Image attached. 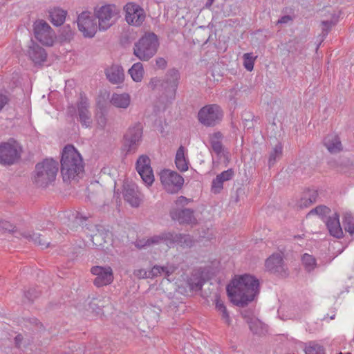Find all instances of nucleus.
I'll list each match as a JSON object with an SVG mask.
<instances>
[{"label":"nucleus","mask_w":354,"mask_h":354,"mask_svg":"<svg viewBox=\"0 0 354 354\" xmlns=\"http://www.w3.org/2000/svg\"><path fill=\"white\" fill-rule=\"evenodd\" d=\"M241 315L243 318L246 320V322L248 323L250 321L254 320L253 315L254 311L252 308L245 309L241 311Z\"/></svg>","instance_id":"obj_46"},{"label":"nucleus","mask_w":354,"mask_h":354,"mask_svg":"<svg viewBox=\"0 0 354 354\" xmlns=\"http://www.w3.org/2000/svg\"><path fill=\"white\" fill-rule=\"evenodd\" d=\"M20 144L13 138L0 142V165L10 166L17 163L21 157Z\"/></svg>","instance_id":"obj_6"},{"label":"nucleus","mask_w":354,"mask_h":354,"mask_svg":"<svg viewBox=\"0 0 354 354\" xmlns=\"http://www.w3.org/2000/svg\"><path fill=\"white\" fill-rule=\"evenodd\" d=\"M290 20H292V17L290 15H283L278 19L277 24H286Z\"/></svg>","instance_id":"obj_62"},{"label":"nucleus","mask_w":354,"mask_h":354,"mask_svg":"<svg viewBox=\"0 0 354 354\" xmlns=\"http://www.w3.org/2000/svg\"><path fill=\"white\" fill-rule=\"evenodd\" d=\"M185 149L183 146H180L178 149L175 157V164L177 167V169L181 171L184 172L188 170V165L189 161L185 158Z\"/></svg>","instance_id":"obj_28"},{"label":"nucleus","mask_w":354,"mask_h":354,"mask_svg":"<svg viewBox=\"0 0 354 354\" xmlns=\"http://www.w3.org/2000/svg\"><path fill=\"white\" fill-rule=\"evenodd\" d=\"M160 180L167 192L176 194L183 187V177L175 171L164 169L160 174Z\"/></svg>","instance_id":"obj_10"},{"label":"nucleus","mask_w":354,"mask_h":354,"mask_svg":"<svg viewBox=\"0 0 354 354\" xmlns=\"http://www.w3.org/2000/svg\"><path fill=\"white\" fill-rule=\"evenodd\" d=\"M131 98L128 93L118 94L114 93L111 98V103L117 108L127 109L130 104Z\"/></svg>","instance_id":"obj_29"},{"label":"nucleus","mask_w":354,"mask_h":354,"mask_svg":"<svg viewBox=\"0 0 354 354\" xmlns=\"http://www.w3.org/2000/svg\"><path fill=\"white\" fill-rule=\"evenodd\" d=\"M122 195L124 200L133 207H138L140 205V193L135 183L124 182L122 186Z\"/></svg>","instance_id":"obj_18"},{"label":"nucleus","mask_w":354,"mask_h":354,"mask_svg":"<svg viewBox=\"0 0 354 354\" xmlns=\"http://www.w3.org/2000/svg\"><path fill=\"white\" fill-rule=\"evenodd\" d=\"M301 261L307 272H311L316 266V259L310 254H304L302 256Z\"/></svg>","instance_id":"obj_34"},{"label":"nucleus","mask_w":354,"mask_h":354,"mask_svg":"<svg viewBox=\"0 0 354 354\" xmlns=\"http://www.w3.org/2000/svg\"><path fill=\"white\" fill-rule=\"evenodd\" d=\"M325 223L330 236L337 239L344 237V232L339 222V214L337 212H335L331 216H328Z\"/></svg>","instance_id":"obj_21"},{"label":"nucleus","mask_w":354,"mask_h":354,"mask_svg":"<svg viewBox=\"0 0 354 354\" xmlns=\"http://www.w3.org/2000/svg\"><path fill=\"white\" fill-rule=\"evenodd\" d=\"M265 266L269 272L277 276L286 277L288 275L283 257L280 253H274L269 257L265 262Z\"/></svg>","instance_id":"obj_16"},{"label":"nucleus","mask_w":354,"mask_h":354,"mask_svg":"<svg viewBox=\"0 0 354 354\" xmlns=\"http://www.w3.org/2000/svg\"><path fill=\"white\" fill-rule=\"evenodd\" d=\"M205 281L204 272L200 268L192 273L187 282L191 290L198 292L202 290Z\"/></svg>","instance_id":"obj_23"},{"label":"nucleus","mask_w":354,"mask_h":354,"mask_svg":"<svg viewBox=\"0 0 354 354\" xmlns=\"http://www.w3.org/2000/svg\"><path fill=\"white\" fill-rule=\"evenodd\" d=\"M210 146L212 151L218 156H220L223 151V145L222 141H212L210 142Z\"/></svg>","instance_id":"obj_41"},{"label":"nucleus","mask_w":354,"mask_h":354,"mask_svg":"<svg viewBox=\"0 0 354 354\" xmlns=\"http://www.w3.org/2000/svg\"><path fill=\"white\" fill-rule=\"evenodd\" d=\"M162 82V80L160 77H154L151 78L149 82L148 83V87L151 90H156L158 86H160V84Z\"/></svg>","instance_id":"obj_50"},{"label":"nucleus","mask_w":354,"mask_h":354,"mask_svg":"<svg viewBox=\"0 0 354 354\" xmlns=\"http://www.w3.org/2000/svg\"><path fill=\"white\" fill-rule=\"evenodd\" d=\"M180 78V75L178 70L173 68L167 71L162 80L160 91L162 92V95L169 102H171L176 98Z\"/></svg>","instance_id":"obj_8"},{"label":"nucleus","mask_w":354,"mask_h":354,"mask_svg":"<svg viewBox=\"0 0 354 354\" xmlns=\"http://www.w3.org/2000/svg\"><path fill=\"white\" fill-rule=\"evenodd\" d=\"M23 339H24V337H23L22 335H21V334L17 335L15 337V339H14L15 344L17 348H20Z\"/></svg>","instance_id":"obj_61"},{"label":"nucleus","mask_w":354,"mask_h":354,"mask_svg":"<svg viewBox=\"0 0 354 354\" xmlns=\"http://www.w3.org/2000/svg\"><path fill=\"white\" fill-rule=\"evenodd\" d=\"M94 16L98 19L100 31H106L115 24L120 16V9L114 4L97 6L94 9Z\"/></svg>","instance_id":"obj_5"},{"label":"nucleus","mask_w":354,"mask_h":354,"mask_svg":"<svg viewBox=\"0 0 354 354\" xmlns=\"http://www.w3.org/2000/svg\"><path fill=\"white\" fill-rule=\"evenodd\" d=\"M91 272L96 275L93 283L97 287L109 285L113 281V274L111 267L93 266Z\"/></svg>","instance_id":"obj_17"},{"label":"nucleus","mask_w":354,"mask_h":354,"mask_svg":"<svg viewBox=\"0 0 354 354\" xmlns=\"http://www.w3.org/2000/svg\"><path fill=\"white\" fill-rule=\"evenodd\" d=\"M131 42V41L130 39V37L128 35L125 34L122 36L120 43L122 46H125L126 45L129 44Z\"/></svg>","instance_id":"obj_59"},{"label":"nucleus","mask_w":354,"mask_h":354,"mask_svg":"<svg viewBox=\"0 0 354 354\" xmlns=\"http://www.w3.org/2000/svg\"><path fill=\"white\" fill-rule=\"evenodd\" d=\"M191 201H192V199L187 198L183 196H180L178 197V198L176 199V204L177 205H180V206L183 207V206L187 205Z\"/></svg>","instance_id":"obj_55"},{"label":"nucleus","mask_w":354,"mask_h":354,"mask_svg":"<svg viewBox=\"0 0 354 354\" xmlns=\"http://www.w3.org/2000/svg\"><path fill=\"white\" fill-rule=\"evenodd\" d=\"M35 39L41 44L52 46L54 43L55 32L44 20H37L33 24Z\"/></svg>","instance_id":"obj_12"},{"label":"nucleus","mask_w":354,"mask_h":354,"mask_svg":"<svg viewBox=\"0 0 354 354\" xmlns=\"http://www.w3.org/2000/svg\"><path fill=\"white\" fill-rule=\"evenodd\" d=\"M223 111L220 106L216 104L205 105L198 112V122L207 127H213L218 124L223 120Z\"/></svg>","instance_id":"obj_9"},{"label":"nucleus","mask_w":354,"mask_h":354,"mask_svg":"<svg viewBox=\"0 0 354 354\" xmlns=\"http://www.w3.org/2000/svg\"><path fill=\"white\" fill-rule=\"evenodd\" d=\"M76 113H77V109H76L75 106H74L73 105L68 106L67 114L68 116L73 118L76 115Z\"/></svg>","instance_id":"obj_60"},{"label":"nucleus","mask_w":354,"mask_h":354,"mask_svg":"<svg viewBox=\"0 0 354 354\" xmlns=\"http://www.w3.org/2000/svg\"><path fill=\"white\" fill-rule=\"evenodd\" d=\"M77 24L84 37L93 38L99 30L94 14L92 15L88 11H84L78 15Z\"/></svg>","instance_id":"obj_11"},{"label":"nucleus","mask_w":354,"mask_h":354,"mask_svg":"<svg viewBox=\"0 0 354 354\" xmlns=\"http://www.w3.org/2000/svg\"><path fill=\"white\" fill-rule=\"evenodd\" d=\"M215 306L216 310L221 313L222 319H223L228 326L230 325L231 319L229 313L223 301L220 299L218 296H216L215 299Z\"/></svg>","instance_id":"obj_32"},{"label":"nucleus","mask_w":354,"mask_h":354,"mask_svg":"<svg viewBox=\"0 0 354 354\" xmlns=\"http://www.w3.org/2000/svg\"><path fill=\"white\" fill-rule=\"evenodd\" d=\"M21 235L28 241H32L35 244L40 246L42 249L47 248L50 245V241L46 239V234L36 233L33 232H24Z\"/></svg>","instance_id":"obj_24"},{"label":"nucleus","mask_w":354,"mask_h":354,"mask_svg":"<svg viewBox=\"0 0 354 354\" xmlns=\"http://www.w3.org/2000/svg\"><path fill=\"white\" fill-rule=\"evenodd\" d=\"M171 220L178 221L180 225H195L198 221L194 216V210L190 208L174 207L169 211Z\"/></svg>","instance_id":"obj_14"},{"label":"nucleus","mask_w":354,"mask_h":354,"mask_svg":"<svg viewBox=\"0 0 354 354\" xmlns=\"http://www.w3.org/2000/svg\"><path fill=\"white\" fill-rule=\"evenodd\" d=\"M24 295L28 302L32 303L35 299L40 296L41 290L36 288H30L24 291Z\"/></svg>","instance_id":"obj_38"},{"label":"nucleus","mask_w":354,"mask_h":354,"mask_svg":"<svg viewBox=\"0 0 354 354\" xmlns=\"http://www.w3.org/2000/svg\"><path fill=\"white\" fill-rule=\"evenodd\" d=\"M167 270H166V277L170 276L171 274H173L177 268L174 266H167Z\"/></svg>","instance_id":"obj_63"},{"label":"nucleus","mask_w":354,"mask_h":354,"mask_svg":"<svg viewBox=\"0 0 354 354\" xmlns=\"http://www.w3.org/2000/svg\"><path fill=\"white\" fill-rule=\"evenodd\" d=\"M343 226L346 232L351 235L354 234V217L351 213H346L342 221Z\"/></svg>","instance_id":"obj_33"},{"label":"nucleus","mask_w":354,"mask_h":354,"mask_svg":"<svg viewBox=\"0 0 354 354\" xmlns=\"http://www.w3.org/2000/svg\"><path fill=\"white\" fill-rule=\"evenodd\" d=\"M97 299H93L88 304L89 309L92 310L96 315L102 313V308L96 303Z\"/></svg>","instance_id":"obj_48"},{"label":"nucleus","mask_w":354,"mask_h":354,"mask_svg":"<svg viewBox=\"0 0 354 354\" xmlns=\"http://www.w3.org/2000/svg\"><path fill=\"white\" fill-rule=\"evenodd\" d=\"M10 101V99L8 95L0 93V111H1L3 110L4 106L6 104H8Z\"/></svg>","instance_id":"obj_54"},{"label":"nucleus","mask_w":354,"mask_h":354,"mask_svg":"<svg viewBox=\"0 0 354 354\" xmlns=\"http://www.w3.org/2000/svg\"><path fill=\"white\" fill-rule=\"evenodd\" d=\"M308 198L310 203H314L316 202L317 198L318 196V193L316 190H308L307 192L304 194Z\"/></svg>","instance_id":"obj_53"},{"label":"nucleus","mask_w":354,"mask_h":354,"mask_svg":"<svg viewBox=\"0 0 354 354\" xmlns=\"http://www.w3.org/2000/svg\"><path fill=\"white\" fill-rule=\"evenodd\" d=\"M250 330L253 334H259L261 331V328L259 327L261 322L259 320L254 319L250 321L248 323Z\"/></svg>","instance_id":"obj_44"},{"label":"nucleus","mask_w":354,"mask_h":354,"mask_svg":"<svg viewBox=\"0 0 354 354\" xmlns=\"http://www.w3.org/2000/svg\"><path fill=\"white\" fill-rule=\"evenodd\" d=\"M133 274L138 279L150 278L149 272H148L145 269L135 270Z\"/></svg>","instance_id":"obj_51"},{"label":"nucleus","mask_w":354,"mask_h":354,"mask_svg":"<svg viewBox=\"0 0 354 354\" xmlns=\"http://www.w3.org/2000/svg\"><path fill=\"white\" fill-rule=\"evenodd\" d=\"M125 19L127 22L133 26H139L145 19V13L144 10L135 3H128L124 7Z\"/></svg>","instance_id":"obj_15"},{"label":"nucleus","mask_w":354,"mask_h":354,"mask_svg":"<svg viewBox=\"0 0 354 354\" xmlns=\"http://www.w3.org/2000/svg\"><path fill=\"white\" fill-rule=\"evenodd\" d=\"M160 243H162L161 233L158 235H155L148 239L145 245H150L152 244H158Z\"/></svg>","instance_id":"obj_52"},{"label":"nucleus","mask_w":354,"mask_h":354,"mask_svg":"<svg viewBox=\"0 0 354 354\" xmlns=\"http://www.w3.org/2000/svg\"><path fill=\"white\" fill-rule=\"evenodd\" d=\"M30 323L35 326H39L40 327L43 326V324L39 322V320L35 317L30 318Z\"/></svg>","instance_id":"obj_64"},{"label":"nucleus","mask_w":354,"mask_h":354,"mask_svg":"<svg viewBox=\"0 0 354 354\" xmlns=\"http://www.w3.org/2000/svg\"><path fill=\"white\" fill-rule=\"evenodd\" d=\"M136 169L143 182L147 186H151L154 181V176L149 156L147 155L140 156L136 162Z\"/></svg>","instance_id":"obj_13"},{"label":"nucleus","mask_w":354,"mask_h":354,"mask_svg":"<svg viewBox=\"0 0 354 354\" xmlns=\"http://www.w3.org/2000/svg\"><path fill=\"white\" fill-rule=\"evenodd\" d=\"M156 64L154 68L156 70H164L167 68V62L163 57H157L156 59Z\"/></svg>","instance_id":"obj_47"},{"label":"nucleus","mask_w":354,"mask_h":354,"mask_svg":"<svg viewBox=\"0 0 354 354\" xmlns=\"http://www.w3.org/2000/svg\"><path fill=\"white\" fill-rule=\"evenodd\" d=\"M337 19L335 20H326L322 21V40L325 38L328 32L330 31L331 28L336 24Z\"/></svg>","instance_id":"obj_40"},{"label":"nucleus","mask_w":354,"mask_h":354,"mask_svg":"<svg viewBox=\"0 0 354 354\" xmlns=\"http://www.w3.org/2000/svg\"><path fill=\"white\" fill-rule=\"evenodd\" d=\"M317 215L322 217V219L324 218V216H326V215L329 214L331 212L330 209L323 205H320L317 206Z\"/></svg>","instance_id":"obj_49"},{"label":"nucleus","mask_w":354,"mask_h":354,"mask_svg":"<svg viewBox=\"0 0 354 354\" xmlns=\"http://www.w3.org/2000/svg\"><path fill=\"white\" fill-rule=\"evenodd\" d=\"M312 204L313 203H309L308 198H307V196L304 195L303 197H301L300 200L299 205L301 207H307Z\"/></svg>","instance_id":"obj_58"},{"label":"nucleus","mask_w":354,"mask_h":354,"mask_svg":"<svg viewBox=\"0 0 354 354\" xmlns=\"http://www.w3.org/2000/svg\"><path fill=\"white\" fill-rule=\"evenodd\" d=\"M159 45L157 35L153 32H147L135 42L133 54L140 61H149L156 54Z\"/></svg>","instance_id":"obj_3"},{"label":"nucleus","mask_w":354,"mask_h":354,"mask_svg":"<svg viewBox=\"0 0 354 354\" xmlns=\"http://www.w3.org/2000/svg\"><path fill=\"white\" fill-rule=\"evenodd\" d=\"M283 155V145L281 142H278L275 147L270 152L268 158V167H272Z\"/></svg>","instance_id":"obj_31"},{"label":"nucleus","mask_w":354,"mask_h":354,"mask_svg":"<svg viewBox=\"0 0 354 354\" xmlns=\"http://www.w3.org/2000/svg\"><path fill=\"white\" fill-rule=\"evenodd\" d=\"M234 176V171L230 168L218 174L212 183V190L214 194H218L223 188V183L228 181Z\"/></svg>","instance_id":"obj_22"},{"label":"nucleus","mask_w":354,"mask_h":354,"mask_svg":"<svg viewBox=\"0 0 354 354\" xmlns=\"http://www.w3.org/2000/svg\"><path fill=\"white\" fill-rule=\"evenodd\" d=\"M107 79L113 84H119L124 79V70L121 66L112 65L105 71Z\"/></svg>","instance_id":"obj_26"},{"label":"nucleus","mask_w":354,"mask_h":354,"mask_svg":"<svg viewBox=\"0 0 354 354\" xmlns=\"http://www.w3.org/2000/svg\"><path fill=\"white\" fill-rule=\"evenodd\" d=\"M77 120L83 127H91L92 124L91 113L88 110V100L81 94L80 100L77 102Z\"/></svg>","instance_id":"obj_19"},{"label":"nucleus","mask_w":354,"mask_h":354,"mask_svg":"<svg viewBox=\"0 0 354 354\" xmlns=\"http://www.w3.org/2000/svg\"><path fill=\"white\" fill-rule=\"evenodd\" d=\"M0 227L4 231H7L8 232H12L13 234L17 232L16 226L6 221L0 220Z\"/></svg>","instance_id":"obj_42"},{"label":"nucleus","mask_w":354,"mask_h":354,"mask_svg":"<svg viewBox=\"0 0 354 354\" xmlns=\"http://www.w3.org/2000/svg\"><path fill=\"white\" fill-rule=\"evenodd\" d=\"M230 301L241 308L246 307L260 292L259 279L250 274L236 276L226 286Z\"/></svg>","instance_id":"obj_1"},{"label":"nucleus","mask_w":354,"mask_h":354,"mask_svg":"<svg viewBox=\"0 0 354 354\" xmlns=\"http://www.w3.org/2000/svg\"><path fill=\"white\" fill-rule=\"evenodd\" d=\"M256 58L257 57H253L252 53H245L243 55V66L248 71H252L253 70Z\"/></svg>","instance_id":"obj_39"},{"label":"nucleus","mask_w":354,"mask_h":354,"mask_svg":"<svg viewBox=\"0 0 354 354\" xmlns=\"http://www.w3.org/2000/svg\"><path fill=\"white\" fill-rule=\"evenodd\" d=\"M74 36V31L70 25L64 26L60 30L59 39L61 41H70L73 39Z\"/></svg>","instance_id":"obj_36"},{"label":"nucleus","mask_w":354,"mask_h":354,"mask_svg":"<svg viewBox=\"0 0 354 354\" xmlns=\"http://www.w3.org/2000/svg\"><path fill=\"white\" fill-rule=\"evenodd\" d=\"M323 144L331 153L339 152L342 150V143L336 134H328L323 140Z\"/></svg>","instance_id":"obj_25"},{"label":"nucleus","mask_w":354,"mask_h":354,"mask_svg":"<svg viewBox=\"0 0 354 354\" xmlns=\"http://www.w3.org/2000/svg\"><path fill=\"white\" fill-rule=\"evenodd\" d=\"M305 353L306 354H326L324 346L315 342L310 343L309 346L306 348Z\"/></svg>","instance_id":"obj_37"},{"label":"nucleus","mask_w":354,"mask_h":354,"mask_svg":"<svg viewBox=\"0 0 354 354\" xmlns=\"http://www.w3.org/2000/svg\"><path fill=\"white\" fill-rule=\"evenodd\" d=\"M142 125L140 122L136 123L127 130L123 136L122 145V149L126 152V155L136 152L142 141Z\"/></svg>","instance_id":"obj_7"},{"label":"nucleus","mask_w":354,"mask_h":354,"mask_svg":"<svg viewBox=\"0 0 354 354\" xmlns=\"http://www.w3.org/2000/svg\"><path fill=\"white\" fill-rule=\"evenodd\" d=\"M96 121L97 125L102 129H104L106 124V118L103 112L100 111L96 114Z\"/></svg>","instance_id":"obj_45"},{"label":"nucleus","mask_w":354,"mask_h":354,"mask_svg":"<svg viewBox=\"0 0 354 354\" xmlns=\"http://www.w3.org/2000/svg\"><path fill=\"white\" fill-rule=\"evenodd\" d=\"M223 135L221 131H216L209 135V142L214 141H222Z\"/></svg>","instance_id":"obj_56"},{"label":"nucleus","mask_w":354,"mask_h":354,"mask_svg":"<svg viewBox=\"0 0 354 354\" xmlns=\"http://www.w3.org/2000/svg\"><path fill=\"white\" fill-rule=\"evenodd\" d=\"M60 164L61 174L64 182L70 181L84 172L82 157L73 145L68 144L64 147Z\"/></svg>","instance_id":"obj_2"},{"label":"nucleus","mask_w":354,"mask_h":354,"mask_svg":"<svg viewBox=\"0 0 354 354\" xmlns=\"http://www.w3.org/2000/svg\"><path fill=\"white\" fill-rule=\"evenodd\" d=\"M178 234L175 232H164L161 233L162 243L167 245L177 243L178 242Z\"/></svg>","instance_id":"obj_35"},{"label":"nucleus","mask_w":354,"mask_h":354,"mask_svg":"<svg viewBox=\"0 0 354 354\" xmlns=\"http://www.w3.org/2000/svg\"><path fill=\"white\" fill-rule=\"evenodd\" d=\"M67 12L59 8H54L49 10V19L55 26H60L66 19Z\"/></svg>","instance_id":"obj_27"},{"label":"nucleus","mask_w":354,"mask_h":354,"mask_svg":"<svg viewBox=\"0 0 354 354\" xmlns=\"http://www.w3.org/2000/svg\"><path fill=\"white\" fill-rule=\"evenodd\" d=\"M149 274H150L151 278L156 277H158V275H160L159 266H157V265L154 266L151 268V270L149 271Z\"/></svg>","instance_id":"obj_57"},{"label":"nucleus","mask_w":354,"mask_h":354,"mask_svg":"<svg viewBox=\"0 0 354 354\" xmlns=\"http://www.w3.org/2000/svg\"><path fill=\"white\" fill-rule=\"evenodd\" d=\"M128 73L134 82H141L145 73L142 64L141 62L133 64V66L129 69Z\"/></svg>","instance_id":"obj_30"},{"label":"nucleus","mask_w":354,"mask_h":354,"mask_svg":"<svg viewBox=\"0 0 354 354\" xmlns=\"http://www.w3.org/2000/svg\"><path fill=\"white\" fill-rule=\"evenodd\" d=\"M178 242L177 243L178 244H184L187 246H191L192 245V239L190 237V236L189 234H181V233H178Z\"/></svg>","instance_id":"obj_43"},{"label":"nucleus","mask_w":354,"mask_h":354,"mask_svg":"<svg viewBox=\"0 0 354 354\" xmlns=\"http://www.w3.org/2000/svg\"><path fill=\"white\" fill-rule=\"evenodd\" d=\"M59 169V164L53 158H46L36 164L33 183L37 187H46L53 182Z\"/></svg>","instance_id":"obj_4"},{"label":"nucleus","mask_w":354,"mask_h":354,"mask_svg":"<svg viewBox=\"0 0 354 354\" xmlns=\"http://www.w3.org/2000/svg\"><path fill=\"white\" fill-rule=\"evenodd\" d=\"M27 54L30 59L32 60L35 65H41L47 59V53L45 49L32 39L30 41Z\"/></svg>","instance_id":"obj_20"}]
</instances>
